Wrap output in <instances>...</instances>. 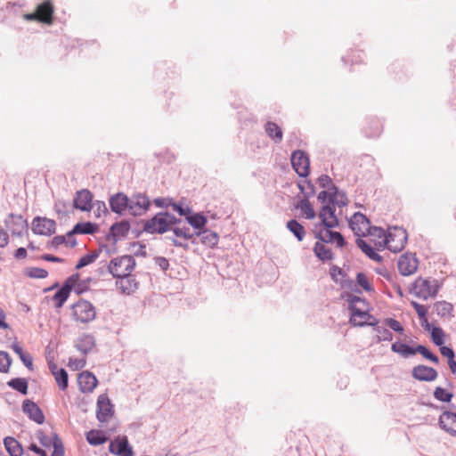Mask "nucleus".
I'll use <instances>...</instances> for the list:
<instances>
[{"label": "nucleus", "mask_w": 456, "mask_h": 456, "mask_svg": "<svg viewBox=\"0 0 456 456\" xmlns=\"http://www.w3.org/2000/svg\"><path fill=\"white\" fill-rule=\"evenodd\" d=\"M93 198L90 191L86 189L78 191L74 198L73 206L81 211H90L93 208Z\"/></svg>", "instance_id": "f3484780"}, {"label": "nucleus", "mask_w": 456, "mask_h": 456, "mask_svg": "<svg viewBox=\"0 0 456 456\" xmlns=\"http://www.w3.org/2000/svg\"><path fill=\"white\" fill-rule=\"evenodd\" d=\"M411 375L417 380L432 382L437 379L438 373L432 367L419 364L412 368Z\"/></svg>", "instance_id": "dca6fc26"}, {"label": "nucleus", "mask_w": 456, "mask_h": 456, "mask_svg": "<svg viewBox=\"0 0 456 456\" xmlns=\"http://www.w3.org/2000/svg\"><path fill=\"white\" fill-rule=\"evenodd\" d=\"M8 242L7 233L0 227V247H4Z\"/></svg>", "instance_id": "0e129e2a"}, {"label": "nucleus", "mask_w": 456, "mask_h": 456, "mask_svg": "<svg viewBox=\"0 0 456 456\" xmlns=\"http://www.w3.org/2000/svg\"><path fill=\"white\" fill-rule=\"evenodd\" d=\"M135 267V260L132 256L124 255L114 257L108 265V271L114 278L129 276Z\"/></svg>", "instance_id": "423d86ee"}, {"label": "nucleus", "mask_w": 456, "mask_h": 456, "mask_svg": "<svg viewBox=\"0 0 456 456\" xmlns=\"http://www.w3.org/2000/svg\"><path fill=\"white\" fill-rule=\"evenodd\" d=\"M347 301L351 311L350 323L353 326H376L378 324L377 319L370 314V305L367 301L351 295L348 296Z\"/></svg>", "instance_id": "7ed1b4c3"}, {"label": "nucleus", "mask_w": 456, "mask_h": 456, "mask_svg": "<svg viewBox=\"0 0 456 456\" xmlns=\"http://www.w3.org/2000/svg\"><path fill=\"white\" fill-rule=\"evenodd\" d=\"M188 223L196 229H201L205 226L207 219L201 215H194L187 218Z\"/></svg>", "instance_id": "49530a36"}, {"label": "nucleus", "mask_w": 456, "mask_h": 456, "mask_svg": "<svg viewBox=\"0 0 456 456\" xmlns=\"http://www.w3.org/2000/svg\"><path fill=\"white\" fill-rule=\"evenodd\" d=\"M419 260L415 254L405 253L402 255L397 262L399 273L403 276H409L415 273L418 270Z\"/></svg>", "instance_id": "f8f14e48"}, {"label": "nucleus", "mask_w": 456, "mask_h": 456, "mask_svg": "<svg viewBox=\"0 0 456 456\" xmlns=\"http://www.w3.org/2000/svg\"><path fill=\"white\" fill-rule=\"evenodd\" d=\"M415 350H416V353L420 354L426 359H428L435 363L439 362L438 357L436 354H432L426 346L419 345L415 348Z\"/></svg>", "instance_id": "09e8293b"}, {"label": "nucleus", "mask_w": 456, "mask_h": 456, "mask_svg": "<svg viewBox=\"0 0 456 456\" xmlns=\"http://www.w3.org/2000/svg\"><path fill=\"white\" fill-rule=\"evenodd\" d=\"M95 346V340L91 334H83L77 341L76 347L83 354H87Z\"/></svg>", "instance_id": "5701e85b"}, {"label": "nucleus", "mask_w": 456, "mask_h": 456, "mask_svg": "<svg viewBox=\"0 0 456 456\" xmlns=\"http://www.w3.org/2000/svg\"><path fill=\"white\" fill-rule=\"evenodd\" d=\"M14 256H15L16 258H19V259L25 258L27 256V250H26V248H19L16 250Z\"/></svg>", "instance_id": "338daca9"}, {"label": "nucleus", "mask_w": 456, "mask_h": 456, "mask_svg": "<svg viewBox=\"0 0 456 456\" xmlns=\"http://www.w3.org/2000/svg\"><path fill=\"white\" fill-rule=\"evenodd\" d=\"M345 63L351 67L363 63L362 52L360 50H350L343 58Z\"/></svg>", "instance_id": "7c9ffc66"}, {"label": "nucleus", "mask_w": 456, "mask_h": 456, "mask_svg": "<svg viewBox=\"0 0 456 456\" xmlns=\"http://www.w3.org/2000/svg\"><path fill=\"white\" fill-rule=\"evenodd\" d=\"M54 379L61 390H65L69 385L68 372L64 369H60L59 371H53Z\"/></svg>", "instance_id": "c9c22d12"}, {"label": "nucleus", "mask_w": 456, "mask_h": 456, "mask_svg": "<svg viewBox=\"0 0 456 456\" xmlns=\"http://www.w3.org/2000/svg\"><path fill=\"white\" fill-rule=\"evenodd\" d=\"M97 257H98V253L93 252V253L86 254L79 259L76 267L77 269H79L84 266H86V265L92 264L93 262H94Z\"/></svg>", "instance_id": "de8ad7c7"}, {"label": "nucleus", "mask_w": 456, "mask_h": 456, "mask_svg": "<svg viewBox=\"0 0 456 456\" xmlns=\"http://www.w3.org/2000/svg\"><path fill=\"white\" fill-rule=\"evenodd\" d=\"M265 131L275 143H279L282 141V130L276 123L272 121L266 122L265 125Z\"/></svg>", "instance_id": "393cba45"}, {"label": "nucleus", "mask_w": 456, "mask_h": 456, "mask_svg": "<svg viewBox=\"0 0 456 456\" xmlns=\"http://www.w3.org/2000/svg\"><path fill=\"white\" fill-rule=\"evenodd\" d=\"M53 452L51 456H64V448L61 440L59 437H55L53 443Z\"/></svg>", "instance_id": "4d7b16f0"}, {"label": "nucleus", "mask_w": 456, "mask_h": 456, "mask_svg": "<svg viewBox=\"0 0 456 456\" xmlns=\"http://www.w3.org/2000/svg\"><path fill=\"white\" fill-rule=\"evenodd\" d=\"M382 127L379 122H371L365 127V134L370 138L379 136Z\"/></svg>", "instance_id": "37998d69"}, {"label": "nucleus", "mask_w": 456, "mask_h": 456, "mask_svg": "<svg viewBox=\"0 0 456 456\" xmlns=\"http://www.w3.org/2000/svg\"><path fill=\"white\" fill-rule=\"evenodd\" d=\"M290 160L293 169L299 176L306 177L310 174V160L305 151H293Z\"/></svg>", "instance_id": "1a4fd4ad"}, {"label": "nucleus", "mask_w": 456, "mask_h": 456, "mask_svg": "<svg viewBox=\"0 0 456 456\" xmlns=\"http://www.w3.org/2000/svg\"><path fill=\"white\" fill-rule=\"evenodd\" d=\"M20 361L28 367L29 370L33 369V359L28 353L23 352L19 355Z\"/></svg>", "instance_id": "bf43d9fd"}, {"label": "nucleus", "mask_w": 456, "mask_h": 456, "mask_svg": "<svg viewBox=\"0 0 456 456\" xmlns=\"http://www.w3.org/2000/svg\"><path fill=\"white\" fill-rule=\"evenodd\" d=\"M357 284L367 292H371L374 290L372 283L370 278L363 273H359L356 276Z\"/></svg>", "instance_id": "ea45409f"}, {"label": "nucleus", "mask_w": 456, "mask_h": 456, "mask_svg": "<svg viewBox=\"0 0 456 456\" xmlns=\"http://www.w3.org/2000/svg\"><path fill=\"white\" fill-rule=\"evenodd\" d=\"M321 223L314 225L313 232L317 240L335 243L338 247L345 245V240L341 233L331 231L338 226V220L335 210L330 206H323L318 215Z\"/></svg>", "instance_id": "f257e3e1"}, {"label": "nucleus", "mask_w": 456, "mask_h": 456, "mask_svg": "<svg viewBox=\"0 0 456 456\" xmlns=\"http://www.w3.org/2000/svg\"><path fill=\"white\" fill-rule=\"evenodd\" d=\"M78 280V275L70 276L64 285L56 291V293L53 296V302L56 308H61L63 304L68 299L71 289L75 287L77 281Z\"/></svg>", "instance_id": "ddd939ff"}, {"label": "nucleus", "mask_w": 456, "mask_h": 456, "mask_svg": "<svg viewBox=\"0 0 456 456\" xmlns=\"http://www.w3.org/2000/svg\"><path fill=\"white\" fill-rule=\"evenodd\" d=\"M55 437H59V436L54 433L48 436L42 432H39L37 435V438H38L41 445L45 448H50L51 446L53 445V443L55 442Z\"/></svg>", "instance_id": "c03bdc74"}, {"label": "nucleus", "mask_w": 456, "mask_h": 456, "mask_svg": "<svg viewBox=\"0 0 456 456\" xmlns=\"http://www.w3.org/2000/svg\"><path fill=\"white\" fill-rule=\"evenodd\" d=\"M12 360L7 353L0 351V372H8Z\"/></svg>", "instance_id": "8fccbe9b"}, {"label": "nucleus", "mask_w": 456, "mask_h": 456, "mask_svg": "<svg viewBox=\"0 0 456 456\" xmlns=\"http://www.w3.org/2000/svg\"><path fill=\"white\" fill-rule=\"evenodd\" d=\"M391 349L393 352L397 353L404 357L416 354L415 348H412L408 345L400 342L392 344Z\"/></svg>", "instance_id": "72a5a7b5"}, {"label": "nucleus", "mask_w": 456, "mask_h": 456, "mask_svg": "<svg viewBox=\"0 0 456 456\" xmlns=\"http://www.w3.org/2000/svg\"><path fill=\"white\" fill-rule=\"evenodd\" d=\"M56 224L53 219L35 217L32 221V232L36 234L51 236L55 232Z\"/></svg>", "instance_id": "4468645a"}, {"label": "nucleus", "mask_w": 456, "mask_h": 456, "mask_svg": "<svg viewBox=\"0 0 456 456\" xmlns=\"http://www.w3.org/2000/svg\"><path fill=\"white\" fill-rule=\"evenodd\" d=\"M384 322L387 326H388L390 329H392L395 332L403 334L404 331L403 325L398 321H396L393 318H387L384 321Z\"/></svg>", "instance_id": "864d4df0"}, {"label": "nucleus", "mask_w": 456, "mask_h": 456, "mask_svg": "<svg viewBox=\"0 0 456 456\" xmlns=\"http://www.w3.org/2000/svg\"><path fill=\"white\" fill-rule=\"evenodd\" d=\"M4 445L10 456H22L23 448L18 440L12 436L4 439Z\"/></svg>", "instance_id": "b1692460"}, {"label": "nucleus", "mask_w": 456, "mask_h": 456, "mask_svg": "<svg viewBox=\"0 0 456 456\" xmlns=\"http://www.w3.org/2000/svg\"><path fill=\"white\" fill-rule=\"evenodd\" d=\"M111 233L115 238L124 237L129 231V224L127 223H118L111 226Z\"/></svg>", "instance_id": "58836bf2"}, {"label": "nucleus", "mask_w": 456, "mask_h": 456, "mask_svg": "<svg viewBox=\"0 0 456 456\" xmlns=\"http://www.w3.org/2000/svg\"><path fill=\"white\" fill-rule=\"evenodd\" d=\"M174 216L168 213H159L145 224V231L150 233H163L173 224Z\"/></svg>", "instance_id": "0eeeda50"}, {"label": "nucleus", "mask_w": 456, "mask_h": 456, "mask_svg": "<svg viewBox=\"0 0 456 456\" xmlns=\"http://www.w3.org/2000/svg\"><path fill=\"white\" fill-rule=\"evenodd\" d=\"M70 317L74 322L86 325L96 319L97 309L90 301L79 299L71 305Z\"/></svg>", "instance_id": "20e7f679"}, {"label": "nucleus", "mask_w": 456, "mask_h": 456, "mask_svg": "<svg viewBox=\"0 0 456 456\" xmlns=\"http://www.w3.org/2000/svg\"><path fill=\"white\" fill-rule=\"evenodd\" d=\"M356 245L371 260L378 263L382 261V256L378 253L380 249L376 248L375 245H370V242L362 238L356 240Z\"/></svg>", "instance_id": "412c9836"}, {"label": "nucleus", "mask_w": 456, "mask_h": 456, "mask_svg": "<svg viewBox=\"0 0 456 456\" xmlns=\"http://www.w3.org/2000/svg\"><path fill=\"white\" fill-rule=\"evenodd\" d=\"M174 233L180 238H183L185 240L192 238L193 234L191 232V229L188 226H176L173 230Z\"/></svg>", "instance_id": "3c124183"}, {"label": "nucleus", "mask_w": 456, "mask_h": 456, "mask_svg": "<svg viewBox=\"0 0 456 456\" xmlns=\"http://www.w3.org/2000/svg\"><path fill=\"white\" fill-rule=\"evenodd\" d=\"M439 289L440 285L438 281L418 277L411 284L410 293L419 298L428 300L435 297Z\"/></svg>", "instance_id": "39448f33"}, {"label": "nucleus", "mask_w": 456, "mask_h": 456, "mask_svg": "<svg viewBox=\"0 0 456 456\" xmlns=\"http://www.w3.org/2000/svg\"><path fill=\"white\" fill-rule=\"evenodd\" d=\"M411 305L415 309V311L419 316V319H424V317H427V314H428L427 306L420 305L415 301H411Z\"/></svg>", "instance_id": "6e6d98bb"}, {"label": "nucleus", "mask_w": 456, "mask_h": 456, "mask_svg": "<svg viewBox=\"0 0 456 456\" xmlns=\"http://www.w3.org/2000/svg\"><path fill=\"white\" fill-rule=\"evenodd\" d=\"M86 440L92 445H100L104 444L108 438L102 431L93 429L86 434Z\"/></svg>", "instance_id": "c756f323"}, {"label": "nucleus", "mask_w": 456, "mask_h": 456, "mask_svg": "<svg viewBox=\"0 0 456 456\" xmlns=\"http://www.w3.org/2000/svg\"><path fill=\"white\" fill-rule=\"evenodd\" d=\"M86 359L69 358L68 366L73 370H78L86 366Z\"/></svg>", "instance_id": "5fc2aeb1"}, {"label": "nucleus", "mask_w": 456, "mask_h": 456, "mask_svg": "<svg viewBox=\"0 0 456 456\" xmlns=\"http://www.w3.org/2000/svg\"><path fill=\"white\" fill-rule=\"evenodd\" d=\"M349 225L356 236L364 237L372 230L369 219L363 214L354 213L349 220Z\"/></svg>", "instance_id": "9b49d317"}, {"label": "nucleus", "mask_w": 456, "mask_h": 456, "mask_svg": "<svg viewBox=\"0 0 456 456\" xmlns=\"http://www.w3.org/2000/svg\"><path fill=\"white\" fill-rule=\"evenodd\" d=\"M110 208L113 212L121 214L130 206V200L123 193H118L110 200Z\"/></svg>", "instance_id": "4be33fe9"}, {"label": "nucleus", "mask_w": 456, "mask_h": 456, "mask_svg": "<svg viewBox=\"0 0 456 456\" xmlns=\"http://www.w3.org/2000/svg\"><path fill=\"white\" fill-rule=\"evenodd\" d=\"M202 241L210 245H216L218 241V237L216 233L210 232H204Z\"/></svg>", "instance_id": "13d9d810"}, {"label": "nucleus", "mask_w": 456, "mask_h": 456, "mask_svg": "<svg viewBox=\"0 0 456 456\" xmlns=\"http://www.w3.org/2000/svg\"><path fill=\"white\" fill-rule=\"evenodd\" d=\"M374 327V330L377 332V343L381 341H391L393 339V335L387 329L377 325Z\"/></svg>", "instance_id": "a19ab883"}, {"label": "nucleus", "mask_w": 456, "mask_h": 456, "mask_svg": "<svg viewBox=\"0 0 456 456\" xmlns=\"http://www.w3.org/2000/svg\"><path fill=\"white\" fill-rule=\"evenodd\" d=\"M114 415V405L111 403L106 394H102L97 399V419L102 422H108Z\"/></svg>", "instance_id": "9d476101"}, {"label": "nucleus", "mask_w": 456, "mask_h": 456, "mask_svg": "<svg viewBox=\"0 0 456 456\" xmlns=\"http://www.w3.org/2000/svg\"><path fill=\"white\" fill-rule=\"evenodd\" d=\"M440 346V353L442 355L446 357L448 360L454 358V352L451 347L445 346Z\"/></svg>", "instance_id": "052dcab7"}, {"label": "nucleus", "mask_w": 456, "mask_h": 456, "mask_svg": "<svg viewBox=\"0 0 456 456\" xmlns=\"http://www.w3.org/2000/svg\"><path fill=\"white\" fill-rule=\"evenodd\" d=\"M439 424L444 431L456 436V413L451 411L443 412L439 418Z\"/></svg>", "instance_id": "aec40b11"}, {"label": "nucleus", "mask_w": 456, "mask_h": 456, "mask_svg": "<svg viewBox=\"0 0 456 456\" xmlns=\"http://www.w3.org/2000/svg\"><path fill=\"white\" fill-rule=\"evenodd\" d=\"M431 338L434 344L436 346H443L445 342V333L440 327H433L430 331Z\"/></svg>", "instance_id": "4c0bfd02"}, {"label": "nucleus", "mask_w": 456, "mask_h": 456, "mask_svg": "<svg viewBox=\"0 0 456 456\" xmlns=\"http://www.w3.org/2000/svg\"><path fill=\"white\" fill-rule=\"evenodd\" d=\"M22 410L28 417L37 424H43L45 415L39 406L30 400H25L22 403Z\"/></svg>", "instance_id": "6ab92c4d"}, {"label": "nucleus", "mask_w": 456, "mask_h": 456, "mask_svg": "<svg viewBox=\"0 0 456 456\" xmlns=\"http://www.w3.org/2000/svg\"><path fill=\"white\" fill-rule=\"evenodd\" d=\"M96 225L90 222L77 224L75 225L72 232L69 233V236H70L72 233L92 234L96 231Z\"/></svg>", "instance_id": "f704fd0d"}, {"label": "nucleus", "mask_w": 456, "mask_h": 456, "mask_svg": "<svg viewBox=\"0 0 456 456\" xmlns=\"http://www.w3.org/2000/svg\"><path fill=\"white\" fill-rule=\"evenodd\" d=\"M373 235H377L380 239L374 245L378 249L387 248L392 252H400L403 250L407 243L408 235L406 230L402 227L389 228L387 233L382 229L375 227L373 229Z\"/></svg>", "instance_id": "f03ea898"}, {"label": "nucleus", "mask_w": 456, "mask_h": 456, "mask_svg": "<svg viewBox=\"0 0 456 456\" xmlns=\"http://www.w3.org/2000/svg\"><path fill=\"white\" fill-rule=\"evenodd\" d=\"M333 193L327 191H322L318 194V200L322 203H329L330 204V197H332Z\"/></svg>", "instance_id": "680f3d73"}, {"label": "nucleus", "mask_w": 456, "mask_h": 456, "mask_svg": "<svg viewBox=\"0 0 456 456\" xmlns=\"http://www.w3.org/2000/svg\"><path fill=\"white\" fill-rule=\"evenodd\" d=\"M434 397L438 401L449 403L452 398V394L443 387H437L434 391Z\"/></svg>", "instance_id": "a18cd8bd"}, {"label": "nucleus", "mask_w": 456, "mask_h": 456, "mask_svg": "<svg viewBox=\"0 0 456 456\" xmlns=\"http://www.w3.org/2000/svg\"><path fill=\"white\" fill-rule=\"evenodd\" d=\"M314 245V251L315 256L322 261H328L332 258V252L326 245L327 242L318 240Z\"/></svg>", "instance_id": "cd10ccee"}, {"label": "nucleus", "mask_w": 456, "mask_h": 456, "mask_svg": "<svg viewBox=\"0 0 456 456\" xmlns=\"http://www.w3.org/2000/svg\"><path fill=\"white\" fill-rule=\"evenodd\" d=\"M347 199L344 193L335 191L332 197H330V203L339 207L346 205Z\"/></svg>", "instance_id": "603ef678"}, {"label": "nucleus", "mask_w": 456, "mask_h": 456, "mask_svg": "<svg viewBox=\"0 0 456 456\" xmlns=\"http://www.w3.org/2000/svg\"><path fill=\"white\" fill-rule=\"evenodd\" d=\"M77 384L82 393H92L98 385L96 377L86 370L77 375Z\"/></svg>", "instance_id": "a211bd4d"}, {"label": "nucleus", "mask_w": 456, "mask_h": 456, "mask_svg": "<svg viewBox=\"0 0 456 456\" xmlns=\"http://www.w3.org/2000/svg\"><path fill=\"white\" fill-rule=\"evenodd\" d=\"M448 365L452 374L456 375V361L454 358L448 360Z\"/></svg>", "instance_id": "774afa93"}, {"label": "nucleus", "mask_w": 456, "mask_h": 456, "mask_svg": "<svg viewBox=\"0 0 456 456\" xmlns=\"http://www.w3.org/2000/svg\"><path fill=\"white\" fill-rule=\"evenodd\" d=\"M7 385L23 395L28 393V383L24 379H12L7 382Z\"/></svg>", "instance_id": "e433bc0d"}, {"label": "nucleus", "mask_w": 456, "mask_h": 456, "mask_svg": "<svg viewBox=\"0 0 456 456\" xmlns=\"http://www.w3.org/2000/svg\"><path fill=\"white\" fill-rule=\"evenodd\" d=\"M436 313L442 318H451L452 316L453 306L446 301H437L433 305Z\"/></svg>", "instance_id": "c85d7f7f"}, {"label": "nucleus", "mask_w": 456, "mask_h": 456, "mask_svg": "<svg viewBox=\"0 0 456 456\" xmlns=\"http://www.w3.org/2000/svg\"><path fill=\"white\" fill-rule=\"evenodd\" d=\"M110 452L117 456H134L132 447L126 436H118L112 440L109 447Z\"/></svg>", "instance_id": "2eb2a0df"}, {"label": "nucleus", "mask_w": 456, "mask_h": 456, "mask_svg": "<svg viewBox=\"0 0 456 456\" xmlns=\"http://www.w3.org/2000/svg\"><path fill=\"white\" fill-rule=\"evenodd\" d=\"M287 228L294 234L298 241H302L305 236L304 226L297 220H290L287 223Z\"/></svg>", "instance_id": "2f4dec72"}, {"label": "nucleus", "mask_w": 456, "mask_h": 456, "mask_svg": "<svg viewBox=\"0 0 456 456\" xmlns=\"http://www.w3.org/2000/svg\"><path fill=\"white\" fill-rule=\"evenodd\" d=\"M65 237L64 236H55L52 240V245L54 247H58L63 243H65Z\"/></svg>", "instance_id": "69168bd1"}, {"label": "nucleus", "mask_w": 456, "mask_h": 456, "mask_svg": "<svg viewBox=\"0 0 456 456\" xmlns=\"http://www.w3.org/2000/svg\"><path fill=\"white\" fill-rule=\"evenodd\" d=\"M54 7L50 0H45L38 4L34 12L27 14L25 17L29 20H37L45 24L53 23V15Z\"/></svg>", "instance_id": "6e6552de"}, {"label": "nucleus", "mask_w": 456, "mask_h": 456, "mask_svg": "<svg viewBox=\"0 0 456 456\" xmlns=\"http://www.w3.org/2000/svg\"><path fill=\"white\" fill-rule=\"evenodd\" d=\"M150 206L149 200L144 196H137L134 200H130L129 208L134 215L144 213Z\"/></svg>", "instance_id": "a878e982"}, {"label": "nucleus", "mask_w": 456, "mask_h": 456, "mask_svg": "<svg viewBox=\"0 0 456 456\" xmlns=\"http://www.w3.org/2000/svg\"><path fill=\"white\" fill-rule=\"evenodd\" d=\"M296 208L300 210L302 216L306 219H314L315 217L314 209L307 200H300Z\"/></svg>", "instance_id": "473e14b6"}, {"label": "nucleus", "mask_w": 456, "mask_h": 456, "mask_svg": "<svg viewBox=\"0 0 456 456\" xmlns=\"http://www.w3.org/2000/svg\"><path fill=\"white\" fill-rule=\"evenodd\" d=\"M24 273L26 276L36 279H44L48 275L46 270L38 267L27 268Z\"/></svg>", "instance_id": "79ce46f5"}, {"label": "nucleus", "mask_w": 456, "mask_h": 456, "mask_svg": "<svg viewBox=\"0 0 456 456\" xmlns=\"http://www.w3.org/2000/svg\"><path fill=\"white\" fill-rule=\"evenodd\" d=\"M318 182L322 187H327L331 183V179L328 175H324L319 177Z\"/></svg>", "instance_id": "e2e57ef3"}, {"label": "nucleus", "mask_w": 456, "mask_h": 456, "mask_svg": "<svg viewBox=\"0 0 456 456\" xmlns=\"http://www.w3.org/2000/svg\"><path fill=\"white\" fill-rule=\"evenodd\" d=\"M119 281H117V286L120 289V291L124 294L130 295L137 289L136 281L129 276H126L125 278H118Z\"/></svg>", "instance_id": "bb28decb"}]
</instances>
